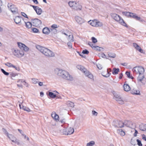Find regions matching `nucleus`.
Instances as JSON below:
<instances>
[{
  "label": "nucleus",
  "mask_w": 146,
  "mask_h": 146,
  "mask_svg": "<svg viewBox=\"0 0 146 146\" xmlns=\"http://www.w3.org/2000/svg\"><path fill=\"white\" fill-rule=\"evenodd\" d=\"M54 71L56 74L64 79L70 81H72L73 80L72 76L68 72L65 70L56 68L55 69Z\"/></svg>",
  "instance_id": "obj_1"
},
{
  "label": "nucleus",
  "mask_w": 146,
  "mask_h": 146,
  "mask_svg": "<svg viewBox=\"0 0 146 146\" xmlns=\"http://www.w3.org/2000/svg\"><path fill=\"white\" fill-rule=\"evenodd\" d=\"M36 47L37 49L47 57H52L54 56V53L47 48L39 45H36Z\"/></svg>",
  "instance_id": "obj_2"
},
{
  "label": "nucleus",
  "mask_w": 146,
  "mask_h": 146,
  "mask_svg": "<svg viewBox=\"0 0 146 146\" xmlns=\"http://www.w3.org/2000/svg\"><path fill=\"white\" fill-rule=\"evenodd\" d=\"M111 17L115 21L118 22L124 26L127 27L126 24L121 17L119 15L115 13H111L110 14Z\"/></svg>",
  "instance_id": "obj_3"
},
{
  "label": "nucleus",
  "mask_w": 146,
  "mask_h": 146,
  "mask_svg": "<svg viewBox=\"0 0 146 146\" xmlns=\"http://www.w3.org/2000/svg\"><path fill=\"white\" fill-rule=\"evenodd\" d=\"M77 68L83 73L86 76L92 79L93 78V76L88 70L85 68L83 66L80 65H78L76 66Z\"/></svg>",
  "instance_id": "obj_4"
},
{
  "label": "nucleus",
  "mask_w": 146,
  "mask_h": 146,
  "mask_svg": "<svg viewBox=\"0 0 146 146\" xmlns=\"http://www.w3.org/2000/svg\"><path fill=\"white\" fill-rule=\"evenodd\" d=\"M68 4L74 10H81L82 9V6L78 2H76L75 1H70L69 2Z\"/></svg>",
  "instance_id": "obj_5"
},
{
  "label": "nucleus",
  "mask_w": 146,
  "mask_h": 146,
  "mask_svg": "<svg viewBox=\"0 0 146 146\" xmlns=\"http://www.w3.org/2000/svg\"><path fill=\"white\" fill-rule=\"evenodd\" d=\"M132 71L134 73L140 75L144 74L145 70L141 66H137L133 68Z\"/></svg>",
  "instance_id": "obj_6"
},
{
  "label": "nucleus",
  "mask_w": 146,
  "mask_h": 146,
  "mask_svg": "<svg viewBox=\"0 0 146 146\" xmlns=\"http://www.w3.org/2000/svg\"><path fill=\"white\" fill-rule=\"evenodd\" d=\"M88 22L92 26L94 27H101L103 25V24L101 22L96 19L90 20Z\"/></svg>",
  "instance_id": "obj_7"
},
{
  "label": "nucleus",
  "mask_w": 146,
  "mask_h": 146,
  "mask_svg": "<svg viewBox=\"0 0 146 146\" xmlns=\"http://www.w3.org/2000/svg\"><path fill=\"white\" fill-rule=\"evenodd\" d=\"M13 50V52L15 56L18 57H21L23 56L24 53L23 50H19L17 49H14Z\"/></svg>",
  "instance_id": "obj_8"
},
{
  "label": "nucleus",
  "mask_w": 146,
  "mask_h": 146,
  "mask_svg": "<svg viewBox=\"0 0 146 146\" xmlns=\"http://www.w3.org/2000/svg\"><path fill=\"white\" fill-rule=\"evenodd\" d=\"M7 6L9 9L13 14H16L18 13V9L15 5L11 3H8Z\"/></svg>",
  "instance_id": "obj_9"
},
{
  "label": "nucleus",
  "mask_w": 146,
  "mask_h": 146,
  "mask_svg": "<svg viewBox=\"0 0 146 146\" xmlns=\"http://www.w3.org/2000/svg\"><path fill=\"white\" fill-rule=\"evenodd\" d=\"M31 21L33 25L36 27H40L42 24L41 21L37 18L32 19Z\"/></svg>",
  "instance_id": "obj_10"
},
{
  "label": "nucleus",
  "mask_w": 146,
  "mask_h": 146,
  "mask_svg": "<svg viewBox=\"0 0 146 146\" xmlns=\"http://www.w3.org/2000/svg\"><path fill=\"white\" fill-rule=\"evenodd\" d=\"M144 74L138 76L137 78V81L138 84L141 85H143L145 83L144 80Z\"/></svg>",
  "instance_id": "obj_11"
},
{
  "label": "nucleus",
  "mask_w": 146,
  "mask_h": 146,
  "mask_svg": "<svg viewBox=\"0 0 146 146\" xmlns=\"http://www.w3.org/2000/svg\"><path fill=\"white\" fill-rule=\"evenodd\" d=\"M113 125L115 127H124V123L121 121H113Z\"/></svg>",
  "instance_id": "obj_12"
},
{
  "label": "nucleus",
  "mask_w": 146,
  "mask_h": 146,
  "mask_svg": "<svg viewBox=\"0 0 146 146\" xmlns=\"http://www.w3.org/2000/svg\"><path fill=\"white\" fill-rule=\"evenodd\" d=\"M114 99L120 104H123L124 103V101L117 94L114 95Z\"/></svg>",
  "instance_id": "obj_13"
},
{
  "label": "nucleus",
  "mask_w": 146,
  "mask_h": 146,
  "mask_svg": "<svg viewBox=\"0 0 146 146\" xmlns=\"http://www.w3.org/2000/svg\"><path fill=\"white\" fill-rule=\"evenodd\" d=\"M124 125L126 126L132 128L133 126L135 125V124L133 123L132 122L128 120H126L124 122Z\"/></svg>",
  "instance_id": "obj_14"
},
{
  "label": "nucleus",
  "mask_w": 146,
  "mask_h": 146,
  "mask_svg": "<svg viewBox=\"0 0 146 146\" xmlns=\"http://www.w3.org/2000/svg\"><path fill=\"white\" fill-rule=\"evenodd\" d=\"M131 17L135 19L136 20L139 21L140 22H145V21L141 18L140 17H138L135 14L133 13Z\"/></svg>",
  "instance_id": "obj_15"
},
{
  "label": "nucleus",
  "mask_w": 146,
  "mask_h": 146,
  "mask_svg": "<svg viewBox=\"0 0 146 146\" xmlns=\"http://www.w3.org/2000/svg\"><path fill=\"white\" fill-rule=\"evenodd\" d=\"M131 17L135 19L136 20L139 21L140 22H145V21L141 18L140 17H138L135 14L133 13Z\"/></svg>",
  "instance_id": "obj_16"
},
{
  "label": "nucleus",
  "mask_w": 146,
  "mask_h": 146,
  "mask_svg": "<svg viewBox=\"0 0 146 146\" xmlns=\"http://www.w3.org/2000/svg\"><path fill=\"white\" fill-rule=\"evenodd\" d=\"M133 46L136 49V50L138 51L141 53H144V52L143 50H142L141 47L136 43H133Z\"/></svg>",
  "instance_id": "obj_17"
},
{
  "label": "nucleus",
  "mask_w": 146,
  "mask_h": 146,
  "mask_svg": "<svg viewBox=\"0 0 146 146\" xmlns=\"http://www.w3.org/2000/svg\"><path fill=\"white\" fill-rule=\"evenodd\" d=\"M75 19L77 22L79 24H81L84 22V20L79 16H76Z\"/></svg>",
  "instance_id": "obj_18"
},
{
  "label": "nucleus",
  "mask_w": 146,
  "mask_h": 146,
  "mask_svg": "<svg viewBox=\"0 0 146 146\" xmlns=\"http://www.w3.org/2000/svg\"><path fill=\"white\" fill-rule=\"evenodd\" d=\"M48 95L51 98H54L56 97L57 98L60 99L61 98V97L57 96L56 94H55L54 93L51 92H49Z\"/></svg>",
  "instance_id": "obj_19"
},
{
  "label": "nucleus",
  "mask_w": 146,
  "mask_h": 146,
  "mask_svg": "<svg viewBox=\"0 0 146 146\" xmlns=\"http://www.w3.org/2000/svg\"><path fill=\"white\" fill-rule=\"evenodd\" d=\"M51 115L52 117L56 121L59 120V116L55 112H52Z\"/></svg>",
  "instance_id": "obj_20"
},
{
  "label": "nucleus",
  "mask_w": 146,
  "mask_h": 146,
  "mask_svg": "<svg viewBox=\"0 0 146 146\" xmlns=\"http://www.w3.org/2000/svg\"><path fill=\"white\" fill-rule=\"evenodd\" d=\"M7 137L11 140L12 142H16V140L17 139L13 135L9 134V135H8Z\"/></svg>",
  "instance_id": "obj_21"
},
{
  "label": "nucleus",
  "mask_w": 146,
  "mask_h": 146,
  "mask_svg": "<svg viewBox=\"0 0 146 146\" xmlns=\"http://www.w3.org/2000/svg\"><path fill=\"white\" fill-rule=\"evenodd\" d=\"M117 132L118 134L121 136H124L125 135V131L121 129H117Z\"/></svg>",
  "instance_id": "obj_22"
},
{
  "label": "nucleus",
  "mask_w": 146,
  "mask_h": 146,
  "mask_svg": "<svg viewBox=\"0 0 146 146\" xmlns=\"http://www.w3.org/2000/svg\"><path fill=\"white\" fill-rule=\"evenodd\" d=\"M124 90L126 92L129 91L130 90V88L129 86L127 84H125L123 86Z\"/></svg>",
  "instance_id": "obj_23"
},
{
  "label": "nucleus",
  "mask_w": 146,
  "mask_h": 146,
  "mask_svg": "<svg viewBox=\"0 0 146 146\" xmlns=\"http://www.w3.org/2000/svg\"><path fill=\"white\" fill-rule=\"evenodd\" d=\"M139 129L142 131H145L146 130V125L144 124H141L139 126Z\"/></svg>",
  "instance_id": "obj_24"
},
{
  "label": "nucleus",
  "mask_w": 146,
  "mask_h": 146,
  "mask_svg": "<svg viewBox=\"0 0 146 146\" xmlns=\"http://www.w3.org/2000/svg\"><path fill=\"white\" fill-rule=\"evenodd\" d=\"M50 32V30L48 29V28L47 27H44L42 30L43 33L47 35Z\"/></svg>",
  "instance_id": "obj_25"
},
{
  "label": "nucleus",
  "mask_w": 146,
  "mask_h": 146,
  "mask_svg": "<svg viewBox=\"0 0 146 146\" xmlns=\"http://www.w3.org/2000/svg\"><path fill=\"white\" fill-rule=\"evenodd\" d=\"M131 93L133 94L139 95L140 94V91L134 89L131 91Z\"/></svg>",
  "instance_id": "obj_26"
},
{
  "label": "nucleus",
  "mask_w": 146,
  "mask_h": 146,
  "mask_svg": "<svg viewBox=\"0 0 146 146\" xmlns=\"http://www.w3.org/2000/svg\"><path fill=\"white\" fill-rule=\"evenodd\" d=\"M111 69L110 68H109V69H107L106 70V72H107V73L106 74H104L103 73H102V75L104 77H109L111 74L110 73V72L111 71Z\"/></svg>",
  "instance_id": "obj_27"
},
{
  "label": "nucleus",
  "mask_w": 146,
  "mask_h": 146,
  "mask_svg": "<svg viewBox=\"0 0 146 146\" xmlns=\"http://www.w3.org/2000/svg\"><path fill=\"white\" fill-rule=\"evenodd\" d=\"M21 17L18 16L15 17L14 19V20L16 24H19L20 23L21 21Z\"/></svg>",
  "instance_id": "obj_28"
},
{
  "label": "nucleus",
  "mask_w": 146,
  "mask_h": 146,
  "mask_svg": "<svg viewBox=\"0 0 146 146\" xmlns=\"http://www.w3.org/2000/svg\"><path fill=\"white\" fill-rule=\"evenodd\" d=\"M122 14L123 15L126 16L127 17H131L132 15H133V13L128 12H122Z\"/></svg>",
  "instance_id": "obj_29"
},
{
  "label": "nucleus",
  "mask_w": 146,
  "mask_h": 146,
  "mask_svg": "<svg viewBox=\"0 0 146 146\" xmlns=\"http://www.w3.org/2000/svg\"><path fill=\"white\" fill-rule=\"evenodd\" d=\"M119 72V68H113L112 71V74H118Z\"/></svg>",
  "instance_id": "obj_30"
},
{
  "label": "nucleus",
  "mask_w": 146,
  "mask_h": 146,
  "mask_svg": "<svg viewBox=\"0 0 146 146\" xmlns=\"http://www.w3.org/2000/svg\"><path fill=\"white\" fill-rule=\"evenodd\" d=\"M60 131L61 133H62L63 134L68 135L67 129H61L60 130Z\"/></svg>",
  "instance_id": "obj_31"
},
{
  "label": "nucleus",
  "mask_w": 146,
  "mask_h": 146,
  "mask_svg": "<svg viewBox=\"0 0 146 146\" xmlns=\"http://www.w3.org/2000/svg\"><path fill=\"white\" fill-rule=\"evenodd\" d=\"M88 44L92 48H94V49H96L97 50H98V48H99V47L98 46H95L94 44H93L92 43V42H88Z\"/></svg>",
  "instance_id": "obj_32"
},
{
  "label": "nucleus",
  "mask_w": 146,
  "mask_h": 146,
  "mask_svg": "<svg viewBox=\"0 0 146 146\" xmlns=\"http://www.w3.org/2000/svg\"><path fill=\"white\" fill-rule=\"evenodd\" d=\"M67 129L68 135H70L72 134L74 131V129L72 128L69 127Z\"/></svg>",
  "instance_id": "obj_33"
},
{
  "label": "nucleus",
  "mask_w": 146,
  "mask_h": 146,
  "mask_svg": "<svg viewBox=\"0 0 146 146\" xmlns=\"http://www.w3.org/2000/svg\"><path fill=\"white\" fill-rule=\"evenodd\" d=\"M36 13L39 15H40L42 13V9L39 7L37 8V9H36V10L35 11Z\"/></svg>",
  "instance_id": "obj_34"
},
{
  "label": "nucleus",
  "mask_w": 146,
  "mask_h": 146,
  "mask_svg": "<svg viewBox=\"0 0 146 146\" xmlns=\"http://www.w3.org/2000/svg\"><path fill=\"white\" fill-rule=\"evenodd\" d=\"M25 25L27 28H30L32 27V23L30 22H27L26 23H25Z\"/></svg>",
  "instance_id": "obj_35"
},
{
  "label": "nucleus",
  "mask_w": 146,
  "mask_h": 146,
  "mask_svg": "<svg viewBox=\"0 0 146 146\" xmlns=\"http://www.w3.org/2000/svg\"><path fill=\"white\" fill-rule=\"evenodd\" d=\"M67 104L69 106L71 107H74V103L70 101H68L67 103Z\"/></svg>",
  "instance_id": "obj_36"
},
{
  "label": "nucleus",
  "mask_w": 146,
  "mask_h": 146,
  "mask_svg": "<svg viewBox=\"0 0 146 146\" xmlns=\"http://www.w3.org/2000/svg\"><path fill=\"white\" fill-rule=\"evenodd\" d=\"M18 45L20 49L22 50H23L22 49L23 47H24V46H25V45L24 44L20 42L18 43Z\"/></svg>",
  "instance_id": "obj_37"
},
{
  "label": "nucleus",
  "mask_w": 146,
  "mask_h": 146,
  "mask_svg": "<svg viewBox=\"0 0 146 146\" xmlns=\"http://www.w3.org/2000/svg\"><path fill=\"white\" fill-rule=\"evenodd\" d=\"M31 80L32 83L35 84H37L38 82V80L35 78H32L31 79Z\"/></svg>",
  "instance_id": "obj_38"
},
{
  "label": "nucleus",
  "mask_w": 146,
  "mask_h": 146,
  "mask_svg": "<svg viewBox=\"0 0 146 146\" xmlns=\"http://www.w3.org/2000/svg\"><path fill=\"white\" fill-rule=\"evenodd\" d=\"M68 40L70 42H73V37L72 35H68Z\"/></svg>",
  "instance_id": "obj_39"
},
{
  "label": "nucleus",
  "mask_w": 146,
  "mask_h": 146,
  "mask_svg": "<svg viewBox=\"0 0 146 146\" xmlns=\"http://www.w3.org/2000/svg\"><path fill=\"white\" fill-rule=\"evenodd\" d=\"M95 144V142L93 141H92L87 144L86 146H93Z\"/></svg>",
  "instance_id": "obj_40"
},
{
  "label": "nucleus",
  "mask_w": 146,
  "mask_h": 146,
  "mask_svg": "<svg viewBox=\"0 0 146 146\" xmlns=\"http://www.w3.org/2000/svg\"><path fill=\"white\" fill-rule=\"evenodd\" d=\"M22 109L23 110L28 112H30L31 111L29 108L23 106H22Z\"/></svg>",
  "instance_id": "obj_41"
},
{
  "label": "nucleus",
  "mask_w": 146,
  "mask_h": 146,
  "mask_svg": "<svg viewBox=\"0 0 146 146\" xmlns=\"http://www.w3.org/2000/svg\"><path fill=\"white\" fill-rule=\"evenodd\" d=\"M125 74L127 75V77L129 78H131L132 79H133V76H130V72L128 71H127L125 72Z\"/></svg>",
  "instance_id": "obj_42"
},
{
  "label": "nucleus",
  "mask_w": 146,
  "mask_h": 146,
  "mask_svg": "<svg viewBox=\"0 0 146 146\" xmlns=\"http://www.w3.org/2000/svg\"><path fill=\"white\" fill-rule=\"evenodd\" d=\"M108 55L109 57L111 58H114L115 57V54L114 53L110 52L108 54Z\"/></svg>",
  "instance_id": "obj_43"
},
{
  "label": "nucleus",
  "mask_w": 146,
  "mask_h": 146,
  "mask_svg": "<svg viewBox=\"0 0 146 146\" xmlns=\"http://www.w3.org/2000/svg\"><path fill=\"white\" fill-rule=\"evenodd\" d=\"M5 65L9 67H14L15 66L13 65L11 63L9 62H7L5 64Z\"/></svg>",
  "instance_id": "obj_44"
},
{
  "label": "nucleus",
  "mask_w": 146,
  "mask_h": 146,
  "mask_svg": "<svg viewBox=\"0 0 146 146\" xmlns=\"http://www.w3.org/2000/svg\"><path fill=\"white\" fill-rule=\"evenodd\" d=\"M31 30L33 32L35 33H37L38 31V29L35 28H31Z\"/></svg>",
  "instance_id": "obj_45"
},
{
  "label": "nucleus",
  "mask_w": 146,
  "mask_h": 146,
  "mask_svg": "<svg viewBox=\"0 0 146 146\" xmlns=\"http://www.w3.org/2000/svg\"><path fill=\"white\" fill-rule=\"evenodd\" d=\"M1 71L5 75L8 76L9 75V73L6 72L3 69H1Z\"/></svg>",
  "instance_id": "obj_46"
},
{
  "label": "nucleus",
  "mask_w": 146,
  "mask_h": 146,
  "mask_svg": "<svg viewBox=\"0 0 146 146\" xmlns=\"http://www.w3.org/2000/svg\"><path fill=\"white\" fill-rule=\"evenodd\" d=\"M92 42L93 43H95L97 42V39L94 37H92Z\"/></svg>",
  "instance_id": "obj_47"
},
{
  "label": "nucleus",
  "mask_w": 146,
  "mask_h": 146,
  "mask_svg": "<svg viewBox=\"0 0 146 146\" xmlns=\"http://www.w3.org/2000/svg\"><path fill=\"white\" fill-rule=\"evenodd\" d=\"M50 31V32H51L54 34H56L57 32V30L55 29H51Z\"/></svg>",
  "instance_id": "obj_48"
},
{
  "label": "nucleus",
  "mask_w": 146,
  "mask_h": 146,
  "mask_svg": "<svg viewBox=\"0 0 146 146\" xmlns=\"http://www.w3.org/2000/svg\"><path fill=\"white\" fill-rule=\"evenodd\" d=\"M29 49V48H28L27 46H26L25 45V46H24V47H23L22 50H24L25 51L27 52L28 51Z\"/></svg>",
  "instance_id": "obj_49"
},
{
  "label": "nucleus",
  "mask_w": 146,
  "mask_h": 146,
  "mask_svg": "<svg viewBox=\"0 0 146 146\" xmlns=\"http://www.w3.org/2000/svg\"><path fill=\"white\" fill-rule=\"evenodd\" d=\"M137 145L139 146H142V144L141 143V141L138 139L137 140Z\"/></svg>",
  "instance_id": "obj_50"
},
{
  "label": "nucleus",
  "mask_w": 146,
  "mask_h": 146,
  "mask_svg": "<svg viewBox=\"0 0 146 146\" xmlns=\"http://www.w3.org/2000/svg\"><path fill=\"white\" fill-rule=\"evenodd\" d=\"M89 53V52L86 49L83 50L82 54H88Z\"/></svg>",
  "instance_id": "obj_51"
},
{
  "label": "nucleus",
  "mask_w": 146,
  "mask_h": 146,
  "mask_svg": "<svg viewBox=\"0 0 146 146\" xmlns=\"http://www.w3.org/2000/svg\"><path fill=\"white\" fill-rule=\"evenodd\" d=\"M92 113L93 115L96 116L98 114L97 112L94 110L92 111Z\"/></svg>",
  "instance_id": "obj_52"
},
{
  "label": "nucleus",
  "mask_w": 146,
  "mask_h": 146,
  "mask_svg": "<svg viewBox=\"0 0 146 146\" xmlns=\"http://www.w3.org/2000/svg\"><path fill=\"white\" fill-rule=\"evenodd\" d=\"M2 130L5 134H6L7 135V136H8V135H9V134L8 132L4 128H3L2 129Z\"/></svg>",
  "instance_id": "obj_53"
},
{
  "label": "nucleus",
  "mask_w": 146,
  "mask_h": 146,
  "mask_svg": "<svg viewBox=\"0 0 146 146\" xmlns=\"http://www.w3.org/2000/svg\"><path fill=\"white\" fill-rule=\"evenodd\" d=\"M67 45H68V47H69V48H72V43L70 41L68 42L67 43Z\"/></svg>",
  "instance_id": "obj_54"
},
{
  "label": "nucleus",
  "mask_w": 146,
  "mask_h": 146,
  "mask_svg": "<svg viewBox=\"0 0 146 146\" xmlns=\"http://www.w3.org/2000/svg\"><path fill=\"white\" fill-rule=\"evenodd\" d=\"M97 67L100 70L102 68V65L100 64H98V65H97Z\"/></svg>",
  "instance_id": "obj_55"
},
{
  "label": "nucleus",
  "mask_w": 146,
  "mask_h": 146,
  "mask_svg": "<svg viewBox=\"0 0 146 146\" xmlns=\"http://www.w3.org/2000/svg\"><path fill=\"white\" fill-rule=\"evenodd\" d=\"M21 14L24 17H26V18H28V17L27 15L25 13L22 12H21Z\"/></svg>",
  "instance_id": "obj_56"
},
{
  "label": "nucleus",
  "mask_w": 146,
  "mask_h": 146,
  "mask_svg": "<svg viewBox=\"0 0 146 146\" xmlns=\"http://www.w3.org/2000/svg\"><path fill=\"white\" fill-rule=\"evenodd\" d=\"M51 27L53 28L52 29H55L57 28V25L55 24H53L52 26Z\"/></svg>",
  "instance_id": "obj_57"
},
{
  "label": "nucleus",
  "mask_w": 146,
  "mask_h": 146,
  "mask_svg": "<svg viewBox=\"0 0 146 146\" xmlns=\"http://www.w3.org/2000/svg\"><path fill=\"white\" fill-rule=\"evenodd\" d=\"M131 143L132 145H135V143L134 140L131 139Z\"/></svg>",
  "instance_id": "obj_58"
},
{
  "label": "nucleus",
  "mask_w": 146,
  "mask_h": 146,
  "mask_svg": "<svg viewBox=\"0 0 146 146\" xmlns=\"http://www.w3.org/2000/svg\"><path fill=\"white\" fill-rule=\"evenodd\" d=\"M101 56L104 58H106V56L105 55V54H104L103 53H102L101 54H100Z\"/></svg>",
  "instance_id": "obj_59"
},
{
  "label": "nucleus",
  "mask_w": 146,
  "mask_h": 146,
  "mask_svg": "<svg viewBox=\"0 0 146 146\" xmlns=\"http://www.w3.org/2000/svg\"><path fill=\"white\" fill-rule=\"evenodd\" d=\"M31 6L32 7H33L34 9V10L35 11H36V9L38 7V6H34V5H31Z\"/></svg>",
  "instance_id": "obj_60"
},
{
  "label": "nucleus",
  "mask_w": 146,
  "mask_h": 146,
  "mask_svg": "<svg viewBox=\"0 0 146 146\" xmlns=\"http://www.w3.org/2000/svg\"><path fill=\"white\" fill-rule=\"evenodd\" d=\"M16 74L13 72H11L10 73V75L13 77H15L16 76Z\"/></svg>",
  "instance_id": "obj_61"
},
{
  "label": "nucleus",
  "mask_w": 146,
  "mask_h": 146,
  "mask_svg": "<svg viewBox=\"0 0 146 146\" xmlns=\"http://www.w3.org/2000/svg\"><path fill=\"white\" fill-rule=\"evenodd\" d=\"M138 131L137 130L135 129V132L133 134L134 137H136L137 135V134L138 133Z\"/></svg>",
  "instance_id": "obj_62"
},
{
  "label": "nucleus",
  "mask_w": 146,
  "mask_h": 146,
  "mask_svg": "<svg viewBox=\"0 0 146 146\" xmlns=\"http://www.w3.org/2000/svg\"><path fill=\"white\" fill-rule=\"evenodd\" d=\"M23 82L25 83L24 85H25L27 87H28L29 86L28 84L25 81H24Z\"/></svg>",
  "instance_id": "obj_63"
},
{
  "label": "nucleus",
  "mask_w": 146,
  "mask_h": 146,
  "mask_svg": "<svg viewBox=\"0 0 146 146\" xmlns=\"http://www.w3.org/2000/svg\"><path fill=\"white\" fill-rule=\"evenodd\" d=\"M142 136H143L142 139L143 140H144L145 141H146V137H145V135L144 134H143L142 135Z\"/></svg>",
  "instance_id": "obj_64"
}]
</instances>
